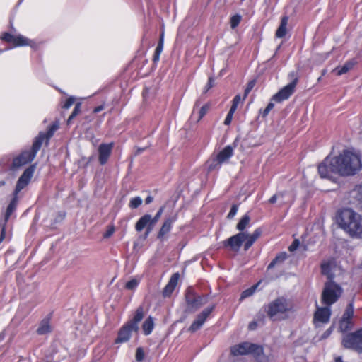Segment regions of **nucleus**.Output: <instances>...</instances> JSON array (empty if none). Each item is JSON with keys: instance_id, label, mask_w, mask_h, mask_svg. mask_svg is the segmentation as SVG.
<instances>
[{"instance_id": "1", "label": "nucleus", "mask_w": 362, "mask_h": 362, "mask_svg": "<svg viewBox=\"0 0 362 362\" xmlns=\"http://www.w3.org/2000/svg\"><path fill=\"white\" fill-rule=\"evenodd\" d=\"M362 169L361 156L350 150H343L338 156L327 157L319 165L318 173L322 178L332 180L334 175L350 177Z\"/></svg>"}, {"instance_id": "2", "label": "nucleus", "mask_w": 362, "mask_h": 362, "mask_svg": "<svg viewBox=\"0 0 362 362\" xmlns=\"http://www.w3.org/2000/svg\"><path fill=\"white\" fill-rule=\"evenodd\" d=\"M337 223L351 238L362 239V216L351 209H344L339 212Z\"/></svg>"}, {"instance_id": "3", "label": "nucleus", "mask_w": 362, "mask_h": 362, "mask_svg": "<svg viewBox=\"0 0 362 362\" xmlns=\"http://www.w3.org/2000/svg\"><path fill=\"white\" fill-rule=\"evenodd\" d=\"M38 144H32L29 149L22 151L19 154L13 156L12 159L9 156H4L0 160V166H2L5 170L16 171L21 167L31 163L36 157L37 153L40 151Z\"/></svg>"}, {"instance_id": "4", "label": "nucleus", "mask_w": 362, "mask_h": 362, "mask_svg": "<svg viewBox=\"0 0 362 362\" xmlns=\"http://www.w3.org/2000/svg\"><path fill=\"white\" fill-rule=\"evenodd\" d=\"M144 317V310L143 306H139L135 310L132 319L127 322L119 330L117 337L115 343L120 344L127 342L129 340L132 332L139 331V323Z\"/></svg>"}, {"instance_id": "5", "label": "nucleus", "mask_w": 362, "mask_h": 362, "mask_svg": "<svg viewBox=\"0 0 362 362\" xmlns=\"http://www.w3.org/2000/svg\"><path fill=\"white\" fill-rule=\"evenodd\" d=\"M342 293L343 289L341 286L330 279L325 284L321 296L322 303L331 306L339 300Z\"/></svg>"}, {"instance_id": "6", "label": "nucleus", "mask_w": 362, "mask_h": 362, "mask_svg": "<svg viewBox=\"0 0 362 362\" xmlns=\"http://www.w3.org/2000/svg\"><path fill=\"white\" fill-rule=\"evenodd\" d=\"M0 39L7 43H10L14 47L29 46L34 49H38V44L22 35H13L8 32H3L0 35Z\"/></svg>"}, {"instance_id": "7", "label": "nucleus", "mask_w": 362, "mask_h": 362, "mask_svg": "<svg viewBox=\"0 0 362 362\" xmlns=\"http://www.w3.org/2000/svg\"><path fill=\"white\" fill-rule=\"evenodd\" d=\"M288 310L287 300L284 297H279L270 302L264 311L268 317L273 321L278 319L279 315H282Z\"/></svg>"}, {"instance_id": "8", "label": "nucleus", "mask_w": 362, "mask_h": 362, "mask_svg": "<svg viewBox=\"0 0 362 362\" xmlns=\"http://www.w3.org/2000/svg\"><path fill=\"white\" fill-rule=\"evenodd\" d=\"M341 345L348 349L362 353V328L343 335Z\"/></svg>"}, {"instance_id": "9", "label": "nucleus", "mask_w": 362, "mask_h": 362, "mask_svg": "<svg viewBox=\"0 0 362 362\" xmlns=\"http://www.w3.org/2000/svg\"><path fill=\"white\" fill-rule=\"evenodd\" d=\"M158 220V212H157L153 217H152L150 214H145L142 216L136 223L135 230L137 232H141L145 229L143 239H146L155 227Z\"/></svg>"}, {"instance_id": "10", "label": "nucleus", "mask_w": 362, "mask_h": 362, "mask_svg": "<svg viewBox=\"0 0 362 362\" xmlns=\"http://www.w3.org/2000/svg\"><path fill=\"white\" fill-rule=\"evenodd\" d=\"M354 303L351 301L346 306L341 318L339 322V331L343 333L351 330L354 327V322L353 321L354 317Z\"/></svg>"}, {"instance_id": "11", "label": "nucleus", "mask_w": 362, "mask_h": 362, "mask_svg": "<svg viewBox=\"0 0 362 362\" xmlns=\"http://www.w3.org/2000/svg\"><path fill=\"white\" fill-rule=\"evenodd\" d=\"M185 300L188 308L193 310L199 309L208 301L205 296H196L191 288H188L186 291Z\"/></svg>"}, {"instance_id": "12", "label": "nucleus", "mask_w": 362, "mask_h": 362, "mask_svg": "<svg viewBox=\"0 0 362 362\" xmlns=\"http://www.w3.org/2000/svg\"><path fill=\"white\" fill-rule=\"evenodd\" d=\"M262 351V346L251 344L249 342H243L231 347L230 353L236 356L240 355H246L252 353H259Z\"/></svg>"}, {"instance_id": "13", "label": "nucleus", "mask_w": 362, "mask_h": 362, "mask_svg": "<svg viewBox=\"0 0 362 362\" xmlns=\"http://www.w3.org/2000/svg\"><path fill=\"white\" fill-rule=\"evenodd\" d=\"M57 124H52L49 125L45 132H40L38 135L34 139L33 144H38L37 148L40 150L42 147V144L45 142V145L49 144L50 139L53 136L54 132L58 129Z\"/></svg>"}, {"instance_id": "14", "label": "nucleus", "mask_w": 362, "mask_h": 362, "mask_svg": "<svg viewBox=\"0 0 362 362\" xmlns=\"http://www.w3.org/2000/svg\"><path fill=\"white\" fill-rule=\"evenodd\" d=\"M114 142L102 143L98 147V162L105 165L109 160L114 148Z\"/></svg>"}, {"instance_id": "15", "label": "nucleus", "mask_w": 362, "mask_h": 362, "mask_svg": "<svg viewBox=\"0 0 362 362\" xmlns=\"http://www.w3.org/2000/svg\"><path fill=\"white\" fill-rule=\"evenodd\" d=\"M245 238L246 233L240 232L224 240L223 245L225 247H230L232 251L238 252L243 243L245 240Z\"/></svg>"}, {"instance_id": "16", "label": "nucleus", "mask_w": 362, "mask_h": 362, "mask_svg": "<svg viewBox=\"0 0 362 362\" xmlns=\"http://www.w3.org/2000/svg\"><path fill=\"white\" fill-rule=\"evenodd\" d=\"M215 305H213L210 307L205 308L202 313H200L197 316L196 320L192 322L191 326L189 327V332L194 333L198 329H199L202 326L204 325V322L211 314V313L214 309Z\"/></svg>"}, {"instance_id": "17", "label": "nucleus", "mask_w": 362, "mask_h": 362, "mask_svg": "<svg viewBox=\"0 0 362 362\" xmlns=\"http://www.w3.org/2000/svg\"><path fill=\"white\" fill-rule=\"evenodd\" d=\"M296 88L294 84H288L281 88L276 94H274L272 100L276 103H281L284 100H288L290 96L295 92Z\"/></svg>"}, {"instance_id": "18", "label": "nucleus", "mask_w": 362, "mask_h": 362, "mask_svg": "<svg viewBox=\"0 0 362 362\" xmlns=\"http://www.w3.org/2000/svg\"><path fill=\"white\" fill-rule=\"evenodd\" d=\"M233 154V149L230 146H226L222 151H221L216 156V159L214 160V163L209 165V168L211 170L215 168L216 165H221L223 163L227 161Z\"/></svg>"}, {"instance_id": "19", "label": "nucleus", "mask_w": 362, "mask_h": 362, "mask_svg": "<svg viewBox=\"0 0 362 362\" xmlns=\"http://www.w3.org/2000/svg\"><path fill=\"white\" fill-rule=\"evenodd\" d=\"M52 317V313H50L40 322L39 326L36 330L38 335L47 334L52 331L51 325Z\"/></svg>"}, {"instance_id": "20", "label": "nucleus", "mask_w": 362, "mask_h": 362, "mask_svg": "<svg viewBox=\"0 0 362 362\" xmlns=\"http://www.w3.org/2000/svg\"><path fill=\"white\" fill-rule=\"evenodd\" d=\"M329 307L326 305L324 308H318L314 314V320L322 323H327L331 316Z\"/></svg>"}, {"instance_id": "21", "label": "nucleus", "mask_w": 362, "mask_h": 362, "mask_svg": "<svg viewBox=\"0 0 362 362\" xmlns=\"http://www.w3.org/2000/svg\"><path fill=\"white\" fill-rule=\"evenodd\" d=\"M179 276L178 273H175L172 275L168 284L163 290L162 295L164 298L170 296L177 284Z\"/></svg>"}, {"instance_id": "22", "label": "nucleus", "mask_w": 362, "mask_h": 362, "mask_svg": "<svg viewBox=\"0 0 362 362\" xmlns=\"http://www.w3.org/2000/svg\"><path fill=\"white\" fill-rule=\"evenodd\" d=\"M262 234V230L259 228H257L252 234H247L245 238V243L244 245V250L247 251L253 243L259 238Z\"/></svg>"}, {"instance_id": "23", "label": "nucleus", "mask_w": 362, "mask_h": 362, "mask_svg": "<svg viewBox=\"0 0 362 362\" xmlns=\"http://www.w3.org/2000/svg\"><path fill=\"white\" fill-rule=\"evenodd\" d=\"M18 202V197L15 196L13 194L12 199L9 203V204L7 206L5 216H4V223H6L8 221L10 216L11 214L16 211L17 208V204Z\"/></svg>"}, {"instance_id": "24", "label": "nucleus", "mask_w": 362, "mask_h": 362, "mask_svg": "<svg viewBox=\"0 0 362 362\" xmlns=\"http://www.w3.org/2000/svg\"><path fill=\"white\" fill-rule=\"evenodd\" d=\"M288 17L283 16L281 20L280 25L276 31V37L279 38L284 37L286 34V25L288 24Z\"/></svg>"}, {"instance_id": "25", "label": "nucleus", "mask_w": 362, "mask_h": 362, "mask_svg": "<svg viewBox=\"0 0 362 362\" xmlns=\"http://www.w3.org/2000/svg\"><path fill=\"white\" fill-rule=\"evenodd\" d=\"M154 327V323L153 318L149 316L148 318L146 319V320L144 322L142 325V330L145 335L150 334Z\"/></svg>"}, {"instance_id": "26", "label": "nucleus", "mask_w": 362, "mask_h": 362, "mask_svg": "<svg viewBox=\"0 0 362 362\" xmlns=\"http://www.w3.org/2000/svg\"><path fill=\"white\" fill-rule=\"evenodd\" d=\"M35 170V165H30L28 168H27L23 174L21 175L20 178H23V180L25 181L29 184L31 178L33 176L34 172Z\"/></svg>"}, {"instance_id": "27", "label": "nucleus", "mask_w": 362, "mask_h": 362, "mask_svg": "<svg viewBox=\"0 0 362 362\" xmlns=\"http://www.w3.org/2000/svg\"><path fill=\"white\" fill-rule=\"evenodd\" d=\"M354 65H355L354 62L348 61L341 67H338L336 69V70L337 71V74L338 76H341L342 74L347 73L349 70H351L354 67Z\"/></svg>"}, {"instance_id": "28", "label": "nucleus", "mask_w": 362, "mask_h": 362, "mask_svg": "<svg viewBox=\"0 0 362 362\" xmlns=\"http://www.w3.org/2000/svg\"><path fill=\"white\" fill-rule=\"evenodd\" d=\"M250 221V217L248 214H245L238 223L236 228L240 232H243Z\"/></svg>"}, {"instance_id": "29", "label": "nucleus", "mask_w": 362, "mask_h": 362, "mask_svg": "<svg viewBox=\"0 0 362 362\" xmlns=\"http://www.w3.org/2000/svg\"><path fill=\"white\" fill-rule=\"evenodd\" d=\"M173 222V218H168L163 223L161 228L160 229V237L164 235L170 231Z\"/></svg>"}, {"instance_id": "30", "label": "nucleus", "mask_w": 362, "mask_h": 362, "mask_svg": "<svg viewBox=\"0 0 362 362\" xmlns=\"http://www.w3.org/2000/svg\"><path fill=\"white\" fill-rule=\"evenodd\" d=\"M28 185V183L26 182L25 181L23 180V178H20L19 177L18 181H17V183H16L15 189H14V191L13 192V194L18 197L19 192L23 189H24Z\"/></svg>"}, {"instance_id": "31", "label": "nucleus", "mask_w": 362, "mask_h": 362, "mask_svg": "<svg viewBox=\"0 0 362 362\" xmlns=\"http://www.w3.org/2000/svg\"><path fill=\"white\" fill-rule=\"evenodd\" d=\"M81 103H77L75 105L74 109L67 119V124H70L73 119L81 112Z\"/></svg>"}, {"instance_id": "32", "label": "nucleus", "mask_w": 362, "mask_h": 362, "mask_svg": "<svg viewBox=\"0 0 362 362\" xmlns=\"http://www.w3.org/2000/svg\"><path fill=\"white\" fill-rule=\"evenodd\" d=\"M260 284V281L258 282L257 284L252 286L248 289L245 290L242 293L240 296V299H244L247 297L251 296L255 291L256 288H257L258 285Z\"/></svg>"}, {"instance_id": "33", "label": "nucleus", "mask_w": 362, "mask_h": 362, "mask_svg": "<svg viewBox=\"0 0 362 362\" xmlns=\"http://www.w3.org/2000/svg\"><path fill=\"white\" fill-rule=\"evenodd\" d=\"M142 204V199L140 197H135L130 199L129 207L132 209L138 208Z\"/></svg>"}, {"instance_id": "34", "label": "nucleus", "mask_w": 362, "mask_h": 362, "mask_svg": "<svg viewBox=\"0 0 362 362\" xmlns=\"http://www.w3.org/2000/svg\"><path fill=\"white\" fill-rule=\"evenodd\" d=\"M139 284V281L136 279H132L131 280L128 281L125 284V288L127 290H134L136 288Z\"/></svg>"}, {"instance_id": "35", "label": "nucleus", "mask_w": 362, "mask_h": 362, "mask_svg": "<svg viewBox=\"0 0 362 362\" xmlns=\"http://www.w3.org/2000/svg\"><path fill=\"white\" fill-rule=\"evenodd\" d=\"M240 21H241L240 15L236 14V15L233 16L230 18V21L231 28L232 29L235 28L239 25Z\"/></svg>"}, {"instance_id": "36", "label": "nucleus", "mask_w": 362, "mask_h": 362, "mask_svg": "<svg viewBox=\"0 0 362 362\" xmlns=\"http://www.w3.org/2000/svg\"><path fill=\"white\" fill-rule=\"evenodd\" d=\"M286 257L285 255H278L276 256L270 263L268 265L267 267V269H272L273 267H274V266L278 263V262H283L284 259H285Z\"/></svg>"}, {"instance_id": "37", "label": "nucleus", "mask_w": 362, "mask_h": 362, "mask_svg": "<svg viewBox=\"0 0 362 362\" xmlns=\"http://www.w3.org/2000/svg\"><path fill=\"white\" fill-rule=\"evenodd\" d=\"M256 358L257 362H269L268 358L263 353V348L262 347V351L259 353H252Z\"/></svg>"}, {"instance_id": "38", "label": "nucleus", "mask_w": 362, "mask_h": 362, "mask_svg": "<svg viewBox=\"0 0 362 362\" xmlns=\"http://www.w3.org/2000/svg\"><path fill=\"white\" fill-rule=\"evenodd\" d=\"M144 356H145V354H144V351L143 348L138 347L136 350V354H135L136 360L138 362H141V361L144 360Z\"/></svg>"}, {"instance_id": "39", "label": "nucleus", "mask_w": 362, "mask_h": 362, "mask_svg": "<svg viewBox=\"0 0 362 362\" xmlns=\"http://www.w3.org/2000/svg\"><path fill=\"white\" fill-rule=\"evenodd\" d=\"M288 78L291 80V82L288 84L293 83L294 87L296 88V86L298 83V77L297 72L292 71V72L289 73Z\"/></svg>"}, {"instance_id": "40", "label": "nucleus", "mask_w": 362, "mask_h": 362, "mask_svg": "<svg viewBox=\"0 0 362 362\" xmlns=\"http://www.w3.org/2000/svg\"><path fill=\"white\" fill-rule=\"evenodd\" d=\"M256 83V81L255 80H252L250 81L247 85V87L245 90V92H244V98H245L247 97V95H248V93L250 92V90L253 88V87L255 86Z\"/></svg>"}, {"instance_id": "41", "label": "nucleus", "mask_w": 362, "mask_h": 362, "mask_svg": "<svg viewBox=\"0 0 362 362\" xmlns=\"http://www.w3.org/2000/svg\"><path fill=\"white\" fill-rule=\"evenodd\" d=\"M74 102L75 98L71 96L66 100L62 107L66 110L69 109L74 103Z\"/></svg>"}, {"instance_id": "42", "label": "nucleus", "mask_w": 362, "mask_h": 362, "mask_svg": "<svg viewBox=\"0 0 362 362\" xmlns=\"http://www.w3.org/2000/svg\"><path fill=\"white\" fill-rule=\"evenodd\" d=\"M284 196V192H279L274 195H273L269 199V202L270 204H274L276 202L278 199H282Z\"/></svg>"}, {"instance_id": "43", "label": "nucleus", "mask_w": 362, "mask_h": 362, "mask_svg": "<svg viewBox=\"0 0 362 362\" xmlns=\"http://www.w3.org/2000/svg\"><path fill=\"white\" fill-rule=\"evenodd\" d=\"M238 206L237 204H233L232 206H231V209L227 216V218L228 219H232L235 215L236 214L237 211H238Z\"/></svg>"}, {"instance_id": "44", "label": "nucleus", "mask_w": 362, "mask_h": 362, "mask_svg": "<svg viewBox=\"0 0 362 362\" xmlns=\"http://www.w3.org/2000/svg\"><path fill=\"white\" fill-rule=\"evenodd\" d=\"M66 217L65 211H59L54 218V222L58 223L63 221Z\"/></svg>"}, {"instance_id": "45", "label": "nucleus", "mask_w": 362, "mask_h": 362, "mask_svg": "<svg viewBox=\"0 0 362 362\" xmlns=\"http://www.w3.org/2000/svg\"><path fill=\"white\" fill-rule=\"evenodd\" d=\"M6 224L4 223L1 226V233H0V244L4 241L6 237Z\"/></svg>"}, {"instance_id": "46", "label": "nucleus", "mask_w": 362, "mask_h": 362, "mask_svg": "<svg viewBox=\"0 0 362 362\" xmlns=\"http://www.w3.org/2000/svg\"><path fill=\"white\" fill-rule=\"evenodd\" d=\"M274 106V103H272V102L269 103L263 112L262 116L266 117L269 114V112L273 109Z\"/></svg>"}, {"instance_id": "47", "label": "nucleus", "mask_w": 362, "mask_h": 362, "mask_svg": "<svg viewBox=\"0 0 362 362\" xmlns=\"http://www.w3.org/2000/svg\"><path fill=\"white\" fill-rule=\"evenodd\" d=\"M115 232V227L114 226H109L107 230H106L105 233L104 234V238H107L112 235V234Z\"/></svg>"}, {"instance_id": "48", "label": "nucleus", "mask_w": 362, "mask_h": 362, "mask_svg": "<svg viewBox=\"0 0 362 362\" xmlns=\"http://www.w3.org/2000/svg\"><path fill=\"white\" fill-rule=\"evenodd\" d=\"M208 109H209V107L207 105H204L201 107V109L199 110V119H202L205 115Z\"/></svg>"}, {"instance_id": "49", "label": "nucleus", "mask_w": 362, "mask_h": 362, "mask_svg": "<svg viewBox=\"0 0 362 362\" xmlns=\"http://www.w3.org/2000/svg\"><path fill=\"white\" fill-rule=\"evenodd\" d=\"M298 245H299V240H295L292 243V244L289 246V247H288L289 251L293 252V251L296 250L298 248Z\"/></svg>"}, {"instance_id": "50", "label": "nucleus", "mask_w": 362, "mask_h": 362, "mask_svg": "<svg viewBox=\"0 0 362 362\" xmlns=\"http://www.w3.org/2000/svg\"><path fill=\"white\" fill-rule=\"evenodd\" d=\"M214 86V78L212 77L209 78L208 83L206 86L205 92L208 91Z\"/></svg>"}, {"instance_id": "51", "label": "nucleus", "mask_w": 362, "mask_h": 362, "mask_svg": "<svg viewBox=\"0 0 362 362\" xmlns=\"http://www.w3.org/2000/svg\"><path fill=\"white\" fill-rule=\"evenodd\" d=\"M233 115L232 114L230 113H228L225 120H224V124L226 125H229L230 123H231V121H232V119H233Z\"/></svg>"}, {"instance_id": "52", "label": "nucleus", "mask_w": 362, "mask_h": 362, "mask_svg": "<svg viewBox=\"0 0 362 362\" xmlns=\"http://www.w3.org/2000/svg\"><path fill=\"white\" fill-rule=\"evenodd\" d=\"M257 325H258V322H257V321H256V320H253V321H252V322L249 324V325H248V329H249L250 330H255V329L257 328Z\"/></svg>"}, {"instance_id": "53", "label": "nucleus", "mask_w": 362, "mask_h": 362, "mask_svg": "<svg viewBox=\"0 0 362 362\" xmlns=\"http://www.w3.org/2000/svg\"><path fill=\"white\" fill-rule=\"evenodd\" d=\"M256 317H257L256 321H257L258 322H262V323L264 322V313H258L256 315Z\"/></svg>"}, {"instance_id": "54", "label": "nucleus", "mask_w": 362, "mask_h": 362, "mask_svg": "<svg viewBox=\"0 0 362 362\" xmlns=\"http://www.w3.org/2000/svg\"><path fill=\"white\" fill-rule=\"evenodd\" d=\"M105 108V105H98L97 107H95L93 110V113H98L100 112V111L103 110Z\"/></svg>"}, {"instance_id": "55", "label": "nucleus", "mask_w": 362, "mask_h": 362, "mask_svg": "<svg viewBox=\"0 0 362 362\" xmlns=\"http://www.w3.org/2000/svg\"><path fill=\"white\" fill-rule=\"evenodd\" d=\"M240 101H241L240 96L239 95H237L235 96V98L233 100V105H235L236 106H238Z\"/></svg>"}, {"instance_id": "56", "label": "nucleus", "mask_w": 362, "mask_h": 362, "mask_svg": "<svg viewBox=\"0 0 362 362\" xmlns=\"http://www.w3.org/2000/svg\"><path fill=\"white\" fill-rule=\"evenodd\" d=\"M158 60V45L156 46L153 54V62L156 63Z\"/></svg>"}, {"instance_id": "57", "label": "nucleus", "mask_w": 362, "mask_h": 362, "mask_svg": "<svg viewBox=\"0 0 362 362\" xmlns=\"http://www.w3.org/2000/svg\"><path fill=\"white\" fill-rule=\"evenodd\" d=\"M237 107H238V106H236L235 105H233V104H232V105H231V107H230V110H229V112H229V113H230V114H232V115H233V114H234V112H235V110H236Z\"/></svg>"}, {"instance_id": "58", "label": "nucleus", "mask_w": 362, "mask_h": 362, "mask_svg": "<svg viewBox=\"0 0 362 362\" xmlns=\"http://www.w3.org/2000/svg\"><path fill=\"white\" fill-rule=\"evenodd\" d=\"M153 198L151 196H148L145 199L146 204H148L152 202Z\"/></svg>"}, {"instance_id": "59", "label": "nucleus", "mask_w": 362, "mask_h": 362, "mask_svg": "<svg viewBox=\"0 0 362 362\" xmlns=\"http://www.w3.org/2000/svg\"><path fill=\"white\" fill-rule=\"evenodd\" d=\"M162 47H163V39H162V37L160 36V47H159V49H160V52H161L162 50Z\"/></svg>"}, {"instance_id": "60", "label": "nucleus", "mask_w": 362, "mask_h": 362, "mask_svg": "<svg viewBox=\"0 0 362 362\" xmlns=\"http://www.w3.org/2000/svg\"><path fill=\"white\" fill-rule=\"evenodd\" d=\"M328 268V265L327 264H322V272H325V270L326 269Z\"/></svg>"}, {"instance_id": "61", "label": "nucleus", "mask_w": 362, "mask_h": 362, "mask_svg": "<svg viewBox=\"0 0 362 362\" xmlns=\"http://www.w3.org/2000/svg\"><path fill=\"white\" fill-rule=\"evenodd\" d=\"M11 29L14 30L11 23Z\"/></svg>"}, {"instance_id": "62", "label": "nucleus", "mask_w": 362, "mask_h": 362, "mask_svg": "<svg viewBox=\"0 0 362 362\" xmlns=\"http://www.w3.org/2000/svg\"><path fill=\"white\" fill-rule=\"evenodd\" d=\"M161 212H162V211H161V209H160V212H159L160 215L161 214Z\"/></svg>"}, {"instance_id": "63", "label": "nucleus", "mask_w": 362, "mask_h": 362, "mask_svg": "<svg viewBox=\"0 0 362 362\" xmlns=\"http://www.w3.org/2000/svg\"><path fill=\"white\" fill-rule=\"evenodd\" d=\"M244 0H241V1H243Z\"/></svg>"}]
</instances>
